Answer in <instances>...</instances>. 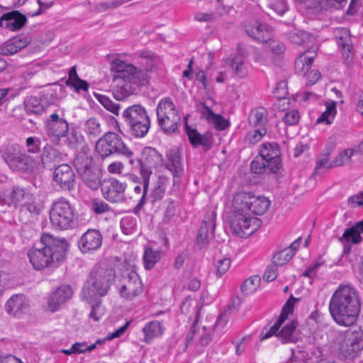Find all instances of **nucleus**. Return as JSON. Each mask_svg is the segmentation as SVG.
I'll return each instance as SVG.
<instances>
[{"instance_id": "obj_1", "label": "nucleus", "mask_w": 363, "mask_h": 363, "mask_svg": "<svg viewBox=\"0 0 363 363\" xmlns=\"http://www.w3.org/2000/svg\"><path fill=\"white\" fill-rule=\"evenodd\" d=\"M360 306L356 289L350 285H340L330 298L329 310L338 325L351 326L357 320Z\"/></svg>"}, {"instance_id": "obj_2", "label": "nucleus", "mask_w": 363, "mask_h": 363, "mask_svg": "<svg viewBox=\"0 0 363 363\" xmlns=\"http://www.w3.org/2000/svg\"><path fill=\"white\" fill-rule=\"evenodd\" d=\"M67 245L65 240L43 234L40 242L28 252L30 262L36 270L57 267L65 257Z\"/></svg>"}, {"instance_id": "obj_3", "label": "nucleus", "mask_w": 363, "mask_h": 363, "mask_svg": "<svg viewBox=\"0 0 363 363\" xmlns=\"http://www.w3.org/2000/svg\"><path fill=\"white\" fill-rule=\"evenodd\" d=\"M113 76V94L118 101H122L135 94L142 86L147 84L146 74L135 72V67L125 61L116 59L111 62Z\"/></svg>"}, {"instance_id": "obj_4", "label": "nucleus", "mask_w": 363, "mask_h": 363, "mask_svg": "<svg viewBox=\"0 0 363 363\" xmlns=\"http://www.w3.org/2000/svg\"><path fill=\"white\" fill-rule=\"evenodd\" d=\"M128 162L133 168L138 169L142 177L143 194L134 208V213H138L146 201V196L149 188L150 177L152 174V169H156L163 164V157L156 149L151 147H145L143 149L140 156L136 160L132 157L128 158Z\"/></svg>"}, {"instance_id": "obj_5", "label": "nucleus", "mask_w": 363, "mask_h": 363, "mask_svg": "<svg viewBox=\"0 0 363 363\" xmlns=\"http://www.w3.org/2000/svg\"><path fill=\"white\" fill-rule=\"evenodd\" d=\"M116 272L112 268L96 266L91 270L88 281V286L82 290L87 301L96 300L105 296L114 281Z\"/></svg>"}, {"instance_id": "obj_6", "label": "nucleus", "mask_w": 363, "mask_h": 363, "mask_svg": "<svg viewBox=\"0 0 363 363\" xmlns=\"http://www.w3.org/2000/svg\"><path fill=\"white\" fill-rule=\"evenodd\" d=\"M73 166L86 186L92 190H97L101 186L102 172L91 157L85 153H79L73 160Z\"/></svg>"}, {"instance_id": "obj_7", "label": "nucleus", "mask_w": 363, "mask_h": 363, "mask_svg": "<svg viewBox=\"0 0 363 363\" xmlns=\"http://www.w3.org/2000/svg\"><path fill=\"white\" fill-rule=\"evenodd\" d=\"M233 205V208L245 211L249 216H259L267 212L270 201L264 196H256L251 191H240L235 195Z\"/></svg>"}, {"instance_id": "obj_8", "label": "nucleus", "mask_w": 363, "mask_h": 363, "mask_svg": "<svg viewBox=\"0 0 363 363\" xmlns=\"http://www.w3.org/2000/svg\"><path fill=\"white\" fill-rule=\"evenodd\" d=\"M96 152L102 158L113 154L121 155L127 158L133 157V152L125 145L118 134L113 132L106 133L96 143Z\"/></svg>"}, {"instance_id": "obj_9", "label": "nucleus", "mask_w": 363, "mask_h": 363, "mask_svg": "<svg viewBox=\"0 0 363 363\" xmlns=\"http://www.w3.org/2000/svg\"><path fill=\"white\" fill-rule=\"evenodd\" d=\"M74 207L71 203L61 198L54 202L50 212V220L53 228L64 230L72 228L74 225Z\"/></svg>"}, {"instance_id": "obj_10", "label": "nucleus", "mask_w": 363, "mask_h": 363, "mask_svg": "<svg viewBox=\"0 0 363 363\" xmlns=\"http://www.w3.org/2000/svg\"><path fill=\"white\" fill-rule=\"evenodd\" d=\"M116 286L120 296L125 301H133L143 292V284L139 275L130 269L122 272Z\"/></svg>"}, {"instance_id": "obj_11", "label": "nucleus", "mask_w": 363, "mask_h": 363, "mask_svg": "<svg viewBox=\"0 0 363 363\" xmlns=\"http://www.w3.org/2000/svg\"><path fill=\"white\" fill-rule=\"evenodd\" d=\"M337 342L340 354L345 358L354 359L363 350V330H347L338 336Z\"/></svg>"}, {"instance_id": "obj_12", "label": "nucleus", "mask_w": 363, "mask_h": 363, "mask_svg": "<svg viewBox=\"0 0 363 363\" xmlns=\"http://www.w3.org/2000/svg\"><path fill=\"white\" fill-rule=\"evenodd\" d=\"M3 158L10 168L14 170L26 172L33 167L34 161L31 157L11 148L6 149Z\"/></svg>"}, {"instance_id": "obj_13", "label": "nucleus", "mask_w": 363, "mask_h": 363, "mask_svg": "<svg viewBox=\"0 0 363 363\" xmlns=\"http://www.w3.org/2000/svg\"><path fill=\"white\" fill-rule=\"evenodd\" d=\"M230 228L233 232L241 238H246L252 234L250 230V216L245 211L235 209L229 216Z\"/></svg>"}, {"instance_id": "obj_14", "label": "nucleus", "mask_w": 363, "mask_h": 363, "mask_svg": "<svg viewBox=\"0 0 363 363\" xmlns=\"http://www.w3.org/2000/svg\"><path fill=\"white\" fill-rule=\"evenodd\" d=\"M125 185L117 179L111 178L102 182L101 190L103 196L112 203L125 201Z\"/></svg>"}, {"instance_id": "obj_15", "label": "nucleus", "mask_w": 363, "mask_h": 363, "mask_svg": "<svg viewBox=\"0 0 363 363\" xmlns=\"http://www.w3.org/2000/svg\"><path fill=\"white\" fill-rule=\"evenodd\" d=\"M259 155L265 161L269 162L268 166H269L270 171L272 173H277L282 167L281 152L277 143L262 144Z\"/></svg>"}, {"instance_id": "obj_16", "label": "nucleus", "mask_w": 363, "mask_h": 363, "mask_svg": "<svg viewBox=\"0 0 363 363\" xmlns=\"http://www.w3.org/2000/svg\"><path fill=\"white\" fill-rule=\"evenodd\" d=\"M48 135L53 138V141H59L62 137H65L69 130V124L67 121L53 113L45 123Z\"/></svg>"}, {"instance_id": "obj_17", "label": "nucleus", "mask_w": 363, "mask_h": 363, "mask_svg": "<svg viewBox=\"0 0 363 363\" xmlns=\"http://www.w3.org/2000/svg\"><path fill=\"white\" fill-rule=\"evenodd\" d=\"M53 180L62 189L72 191L74 188L75 174L69 165L62 164L55 169Z\"/></svg>"}, {"instance_id": "obj_18", "label": "nucleus", "mask_w": 363, "mask_h": 363, "mask_svg": "<svg viewBox=\"0 0 363 363\" xmlns=\"http://www.w3.org/2000/svg\"><path fill=\"white\" fill-rule=\"evenodd\" d=\"M216 217V215L214 211L208 212L205 215L196 238V242L200 248H203L208 245L210 240L209 231H211V238L213 237Z\"/></svg>"}, {"instance_id": "obj_19", "label": "nucleus", "mask_w": 363, "mask_h": 363, "mask_svg": "<svg viewBox=\"0 0 363 363\" xmlns=\"http://www.w3.org/2000/svg\"><path fill=\"white\" fill-rule=\"evenodd\" d=\"M29 299L22 294L13 295L6 303L5 310L11 315L19 317L28 311Z\"/></svg>"}, {"instance_id": "obj_20", "label": "nucleus", "mask_w": 363, "mask_h": 363, "mask_svg": "<svg viewBox=\"0 0 363 363\" xmlns=\"http://www.w3.org/2000/svg\"><path fill=\"white\" fill-rule=\"evenodd\" d=\"M72 296V290L69 286H60L48 297L46 309L51 312L57 311L60 305L70 299Z\"/></svg>"}, {"instance_id": "obj_21", "label": "nucleus", "mask_w": 363, "mask_h": 363, "mask_svg": "<svg viewBox=\"0 0 363 363\" xmlns=\"http://www.w3.org/2000/svg\"><path fill=\"white\" fill-rule=\"evenodd\" d=\"M102 244V235L99 230L89 229L79 240V247L84 253L98 250Z\"/></svg>"}, {"instance_id": "obj_22", "label": "nucleus", "mask_w": 363, "mask_h": 363, "mask_svg": "<svg viewBox=\"0 0 363 363\" xmlns=\"http://www.w3.org/2000/svg\"><path fill=\"white\" fill-rule=\"evenodd\" d=\"M316 47H311L302 52L295 61V70L299 75H306L313 62L316 56Z\"/></svg>"}, {"instance_id": "obj_23", "label": "nucleus", "mask_w": 363, "mask_h": 363, "mask_svg": "<svg viewBox=\"0 0 363 363\" xmlns=\"http://www.w3.org/2000/svg\"><path fill=\"white\" fill-rule=\"evenodd\" d=\"M166 157L165 167L172 173L174 178V182H179V180H176V178L179 179L184 172L179 150L177 149L169 150L166 154Z\"/></svg>"}, {"instance_id": "obj_24", "label": "nucleus", "mask_w": 363, "mask_h": 363, "mask_svg": "<svg viewBox=\"0 0 363 363\" xmlns=\"http://www.w3.org/2000/svg\"><path fill=\"white\" fill-rule=\"evenodd\" d=\"M247 34L259 42H267L270 38L269 28L257 21H252L245 26Z\"/></svg>"}, {"instance_id": "obj_25", "label": "nucleus", "mask_w": 363, "mask_h": 363, "mask_svg": "<svg viewBox=\"0 0 363 363\" xmlns=\"http://www.w3.org/2000/svg\"><path fill=\"white\" fill-rule=\"evenodd\" d=\"M30 41V38L27 35L14 38L0 46V54L3 55H13L26 48Z\"/></svg>"}, {"instance_id": "obj_26", "label": "nucleus", "mask_w": 363, "mask_h": 363, "mask_svg": "<svg viewBox=\"0 0 363 363\" xmlns=\"http://www.w3.org/2000/svg\"><path fill=\"white\" fill-rule=\"evenodd\" d=\"M42 205L36 201L31 200L22 204L19 210V218L22 223H27L38 216L42 210Z\"/></svg>"}, {"instance_id": "obj_27", "label": "nucleus", "mask_w": 363, "mask_h": 363, "mask_svg": "<svg viewBox=\"0 0 363 363\" xmlns=\"http://www.w3.org/2000/svg\"><path fill=\"white\" fill-rule=\"evenodd\" d=\"M361 233H363V220L356 223L352 227L346 228L339 240L340 242L345 241L353 245L359 244L362 240Z\"/></svg>"}, {"instance_id": "obj_28", "label": "nucleus", "mask_w": 363, "mask_h": 363, "mask_svg": "<svg viewBox=\"0 0 363 363\" xmlns=\"http://www.w3.org/2000/svg\"><path fill=\"white\" fill-rule=\"evenodd\" d=\"M157 118L160 128L167 134L175 133L181 124V117L179 114H169V116Z\"/></svg>"}, {"instance_id": "obj_29", "label": "nucleus", "mask_w": 363, "mask_h": 363, "mask_svg": "<svg viewBox=\"0 0 363 363\" xmlns=\"http://www.w3.org/2000/svg\"><path fill=\"white\" fill-rule=\"evenodd\" d=\"M149 117L145 108L140 104L130 106L125 109L123 118L127 125Z\"/></svg>"}, {"instance_id": "obj_30", "label": "nucleus", "mask_w": 363, "mask_h": 363, "mask_svg": "<svg viewBox=\"0 0 363 363\" xmlns=\"http://www.w3.org/2000/svg\"><path fill=\"white\" fill-rule=\"evenodd\" d=\"M140 57L142 58L141 64L143 65V68H138L135 67V72H137V74H146L147 76L148 83L152 73L156 71L158 58L155 57H151L148 53L146 52L141 54Z\"/></svg>"}, {"instance_id": "obj_31", "label": "nucleus", "mask_w": 363, "mask_h": 363, "mask_svg": "<svg viewBox=\"0 0 363 363\" xmlns=\"http://www.w3.org/2000/svg\"><path fill=\"white\" fill-rule=\"evenodd\" d=\"M82 130L87 137L96 138L103 131L101 118L99 117H91L86 119L83 123Z\"/></svg>"}, {"instance_id": "obj_32", "label": "nucleus", "mask_w": 363, "mask_h": 363, "mask_svg": "<svg viewBox=\"0 0 363 363\" xmlns=\"http://www.w3.org/2000/svg\"><path fill=\"white\" fill-rule=\"evenodd\" d=\"M202 117L212 123L216 129L223 130L229 126V122L221 115L216 114L211 109L203 105V110L201 112Z\"/></svg>"}, {"instance_id": "obj_33", "label": "nucleus", "mask_w": 363, "mask_h": 363, "mask_svg": "<svg viewBox=\"0 0 363 363\" xmlns=\"http://www.w3.org/2000/svg\"><path fill=\"white\" fill-rule=\"evenodd\" d=\"M186 134L190 143L195 147L203 145L207 149L211 146V136L200 134L196 129L186 126Z\"/></svg>"}, {"instance_id": "obj_34", "label": "nucleus", "mask_w": 363, "mask_h": 363, "mask_svg": "<svg viewBox=\"0 0 363 363\" xmlns=\"http://www.w3.org/2000/svg\"><path fill=\"white\" fill-rule=\"evenodd\" d=\"M26 112L29 115H41L47 111L48 108L40 99L35 96L27 99L24 102Z\"/></svg>"}, {"instance_id": "obj_35", "label": "nucleus", "mask_w": 363, "mask_h": 363, "mask_svg": "<svg viewBox=\"0 0 363 363\" xmlns=\"http://www.w3.org/2000/svg\"><path fill=\"white\" fill-rule=\"evenodd\" d=\"M7 13H11L9 20H4V27L11 31L20 30L26 23L27 18L18 11H12Z\"/></svg>"}, {"instance_id": "obj_36", "label": "nucleus", "mask_w": 363, "mask_h": 363, "mask_svg": "<svg viewBox=\"0 0 363 363\" xmlns=\"http://www.w3.org/2000/svg\"><path fill=\"white\" fill-rule=\"evenodd\" d=\"M130 134L135 138H143L148 132L150 126V119L147 117L144 119L135 121L129 125Z\"/></svg>"}, {"instance_id": "obj_37", "label": "nucleus", "mask_w": 363, "mask_h": 363, "mask_svg": "<svg viewBox=\"0 0 363 363\" xmlns=\"http://www.w3.org/2000/svg\"><path fill=\"white\" fill-rule=\"evenodd\" d=\"M143 332L145 335L144 341L148 343L153 339L161 336L163 333V329L160 322L152 320L145 324L143 328Z\"/></svg>"}, {"instance_id": "obj_38", "label": "nucleus", "mask_w": 363, "mask_h": 363, "mask_svg": "<svg viewBox=\"0 0 363 363\" xmlns=\"http://www.w3.org/2000/svg\"><path fill=\"white\" fill-rule=\"evenodd\" d=\"M298 323L296 320H292L286 324L281 330H279L277 337H278L283 343L296 342L297 338L294 335V331Z\"/></svg>"}, {"instance_id": "obj_39", "label": "nucleus", "mask_w": 363, "mask_h": 363, "mask_svg": "<svg viewBox=\"0 0 363 363\" xmlns=\"http://www.w3.org/2000/svg\"><path fill=\"white\" fill-rule=\"evenodd\" d=\"M249 123L253 127L260 126L264 128L267 122V111L263 107H259L251 111L249 118Z\"/></svg>"}, {"instance_id": "obj_40", "label": "nucleus", "mask_w": 363, "mask_h": 363, "mask_svg": "<svg viewBox=\"0 0 363 363\" xmlns=\"http://www.w3.org/2000/svg\"><path fill=\"white\" fill-rule=\"evenodd\" d=\"M157 117L179 114L173 101L169 97L161 99L157 106Z\"/></svg>"}, {"instance_id": "obj_41", "label": "nucleus", "mask_w": 363, "mask_h": 363, "mask_svg": "<svg viewBox=\"0 0 363 363\" xmlns=\"http://www.w3.org/2000/svg\"><path fill=\"white\" fill-rule=\"evenodd\" d=\"M326 109L317 119L316 123H325L326 125L331 124L337 113L336 103L330 101L326 104Z\"/></svg>"}, {"instance_id": "obj_42", "label": "nucleus", "mask_w": 363, "mask_h": 363, "mask_svg": "<svg viewBox=\"0 0 363 363\" xmlns=\"http://www.w3.org/2000/svg\"><path fill=\"white\" fill-rule=\"evenodd\" d=\"M298 300H299V298H296L293 297L292 295L291 296L290 298L288 299L286 303L283 306L279 319L274 323L276 325V327H278L280 328V327L284 323V322L287 319L288 315L293 313L294 308V303L296 301H298Z\"/></svg>"}, {"instance_id": "obj_43", "label": "nucleus", "mask_w": 363, "mask_h": 363, "mask_svg": "<svg viewBox=\"0 0 363 363\" xmlns=\"http://www.w3.org/2000/svg\"><path fill=\"white\" fill-rule=\"evenodd\" d=\"M160 250H154L151 247L147 248L145 250L143 255L145 268L147 270L152 269L155 264L160 260Z\"/></svg>"}, {"instance_id": "obj_44", "label": "nucleus", "mask_w": 363, "mask_h": 363, "mask_svg": "<svg viewBox=\"0 0 363 363\" xmlns=\"http://www.w3.org/2000/svg\"><path fill=\"white\" fill-rule=\"evenodd\" d=\"M260 277L259 276H252L245 280V281L241 285L240 289L244 294L249 295L259 288L260 284Z\"/></svg>"}, {"instance_id": "obj_45", "label": "nucleus", "mask_w": 363, "mask_h": 363, "mask_svg": "<svg viewBox=\"0 0 363 363\" xmlns=\"http://www.w3.org/2000/svg\"><path fill=\"white\" fill-rule=\"evenodd\" d=\"M228 61L236 75L240 77H245L247 75V72L246 67L244 66L242 59L238 57H235L232 59H228Z\"/></svg>"}, {"instance_id": "obj_46", "label": "nucleus", "mask_w": 363, "mask_h": 363, "mask_svg": "<svg viewBox=\"0 0 363 363\" xmlns=\"http://www.w3.org/2000/svg\"><path fill=\"white\" fill-rule=\"evenodd\" d=\"M311 36L309 33L299 30H294L289 33V38L294 44L301 45L309 41Z\"/></svg>"}, {"instance_id": "obj_47", "label": "nucleus", "mask_w": 363, "mask_h": 363, "mask_svg": "<svg viewBox=\"0 0 363 363\" xmlns=\"http://www.w3.org/2000/svg\"><path fill=\"white\" fill-rule=\"evenodd\" d=\"M293 256L291 250L285 248L274 255L272 262L276 266H283L287 263Z\"/></svg>"}, {"instance_id": "obj_48", "label": "nucleus", "mask_w": 363, "mask_h": 363, "mask_svg": "<svg viewBox=\"0 0 363 363\" xmlns=\"http://www.w3.org/2000/svg\"><path fill=\"white\" fill-rule=\"evenodd\" d=\"M95 96L100 102V104L108 111L114 113L115 115H118L120 111V106L118 104L113 103L109 98L106 96L101 94H95Z\"/></svg>"}, {"instance_id": "obj_49", "label": "nucleus", "mask_w": 363, "mask_h": 363, "mask_svg": "<svg viewBox=\"0 0 363 363\" xmlns=\"http://www.w3.org/2000/svg\"><path fill=\"white\" fill-rule=\"evenodd\" d=\"M269 162L265 161L263 158H256L251 162V169L256 174L272 173L270 171Z\"/></svg>"}, {"instance_id": "obj_50", "label": "nucleus", "mask_w": 363, "mask_h": 363, "mask_svg": "<svg viewBox=\"0 0 363 363\" xmlns=\"http://www.w3.org/2000/svg\"><path fill=\"white\" fill-rule=\"evenodd\" d=\"M29 194L26 192V191L22 188H19L18 186L13 187L12 191L10 193L9 199L10 203L9 205L14 204L22 201L26 197H28Z\"/></svg>"}, {"instance_id": "obj_51", "label": "nucleus", "mask_w": 363, "mask_h": 363, "mask_svg": "<svg viewBox=\"0 0 363 363\" xmlns=\"http://www.w3.org/2000/svg\"><path fill=\"white\" fill-rule=\"evenodd\" d=\"M338 45L342 49V55L348 62L352 60L350 54L352 52L351 40L348 38L340 37L337 40Z\"/></svg>"}, {"instance_id": "obj_52", "label": "nucleus", "mask_w": 363, "mask_h": 363, "mask_svg": "<svg viewBox=\"0 0 363 363\" xmlns=\"http://www.w3.org/2000/svg\"><path fill=\"white\" fill-rule=\"evenodd\" d=\"M165 189L164 182L162 179H159L150 193V197L152 199V202L161 200L164 194Z\"/></svg>"}, {"instance_id": "obj_53", "label": "nucleus", "mask_w": 363, "mask_h": 363, "mask_svg": "<svg viewBox=\"0 0 363 363\" xmlns=\"http://www.w3.org/2000/svg\"><path fill=\"white\" fill-rule=\"evenodd\" d=\"M331 154V150L329 149H327L325 152L320 154L316 162V165L314 169V172L313 174V176L315 177V175H318L319 174V171L323 167H326L328 166V160L330 157V155Z\"/></svg>"}, {"instance_id": "obj_54", "label": "nucleus", "mask_w": 363, "mask_h": 363, "mask_svg": "<svg viewBox=\"0 0 363 363\" xmlns=\"http://www.w3.org/2000/svg\"><path fill=\"white\" fill-rule=\"evenodd\" d=\"M65 138H66L65 143L72 149H77L79 143L82 140V136L74 130L71 132L68 130V133Z\"/></svg>"}, {"instance_id": "obj_55", "label": "nucleus", "mask_w": 363, "mask_h": 363, "mask_svg": "<svg viewBox=\"0 0 363 363\" xmlns=\"http://www.w3.org/2000/svg\"><path fill=\"white\" fill-rule=\"evenodd\" d=\"M41 140L37 137H29L26 139V146L27 152L33 154H38L40 152Z\"/></svg>"}, {"instance_id": "obj_56", "label": "nucleus", "mask_w": 363, "mask_h": 363, "mask_svg": "<svg viewBox=\"0 0 363 363\" xmlns=\"http://www.w3.org/2000/svg\"><path fill=\"white\" fill-rule=\"evenodd\" d=\"M56 156V152L55 149L50 146H45L43 148V153L41 155V161L44 166L48 164Z\"/></svg>"}, {"instance_id": "obj_57", "label": "nucleus", "mask_w": 363, "mask_h": 363, "mask_svg": "<svg viewBox=\"0 0 363 363\" xmlns=\"http://www.w3.org/2000/svg\"><path fill=\"white\" fill-rule=\"evenodd\" d=\"M266 43H267V47L268 49L274 54L280 55L286 50V47L284 43L279 41L270 40L269 38Z\"/></svg>"}, {"instance_id": "obj_58", "label": "nucleus", "mask_w": 363, "mask_h": 363, "mask_svg": "<svg viewBox=\"0 0 363 363\" xmlns=\"http://www.w3.org/2000/svg\"><path fill=\"white\" fill-rule=\"evenodd\" d=\"M121 225L122 231L125 235H130L135 228V220L130 218H125L121 220Z\"/></svg>"}, {"instance_id": "obj_59", "label": "nucleus", "mask_w": 363, "mask_h": 363, "mask_svg": "<svg viewBox=\"0 0 363 363\" xmlns=\"http://www.w3.org/2000/svg\"><path fill=\"white\" fill-rule=\"evenodd\" d=\"M299 118L300 117L298 111L292 110L286 112L282 120L286 125H294L298 122Z\"/></svg>"}, {"instance_id": "obj_60", "label": "nucleus", "mask_w": 363, "mask_h": 363, "mask_svg": "<svg viewBox=\"0 0 363 363\" xmlns=\"http://www.w3.org/2000/svg\"><path fill=\"white\" fill-rule=\"evenodd\" d=\"M230 259L228 258H223L219 259L216 264V274L218 277L223 275L230 268Z\"/></svg>"}, {"instance_id": "obj_61", "label": "nucleus", "mask_w": 363, "mask_h": 363, "mask_svg": "<svg viewBox=\"0 0 363 363\" xmlns=\"http://www.w3.org/2000/svg\"><path fill=\"white\" fill-rule=\"evenodd\" d=\"M93 211L98 214L108 212L111 210L110 206L102 201L94 199L91 203Z\"/></svg>"}, {"instance_id": "obj_62", "label": "nucleus", "mask_w": 363, "mask_h": 363, "mask_svg": "<svg viewBox=\"0 0 363 363\" xmlns=\"http://www.w3.org/2000/svg\"><path fill=\"white\" fill-rule=\"evenodd\" d=\"M347 204L352 208L357 206L363 207V192L361 191L350 196L347 199Z\"/></svg>"}, {"instance_id": "obj_63", "label": "nucleus", "mask_w": 363, "mask_h": 363, "mask_svg": "<svg viewBox=\"0 0 363 363\" xmlns=\"http://www.w3.org/2000/svg\"><path fill=\"white\" fill-rule=\"evenodd\" d=\"M267 133V129L265 128H260L255 130L253 133L247 135V140L251 144H255L258 142L265 134Z\"/></svg>"}, {"instance_id": "obj_64", "label": "nucleus", "mask_w": 363, "mask_h": 363, "mask_svg": "<svg viewBox=\"0 0 363 363\" xmlns=\"http://www.w3.org/2000/svg\"><path fill=\"white\" fill-rule=\"evenodd\" d=\"M269 9L278 15L282 16L286 11L287 6L284 0H281L277 3L270 4Z\"/></svg>"}]
</instances>
